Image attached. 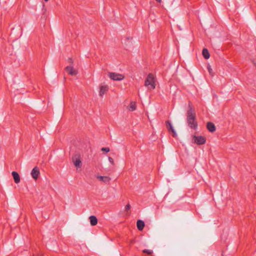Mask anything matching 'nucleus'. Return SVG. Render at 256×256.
Segmentation results:
<instances>
[{"mask_svg": "<svg viewBox=\"0 0 256 256\" xmlns=\"http://www.w3.org/2000/svg\"><path fill=\"white\" fill-rule=\"evenodd\" d=\"M166 126L168 128V130L170 132H172V136L175 137L177 136L176 132L174 130L172 124L169 122H166Z\"/></svg>", "mask_w": 256, "mask_h": 256, "instance_id": "10", "label": "nucleus"}, {"mask_svg": "<svg viewBox=\"0 0 256 256\" xmlns=\"http://www.w3.org/2000/svg\"><path fill=\"white\" fill-rule=\"evenodd\" d=\"M48 0H44V1H46V2H48Z\"/></svg>", "mask_w": 256, "mask_h": 256, "instance_id": "24", "label": "nucleus"}, {"mask_svg": "<svg viewBox=\"0 0 256 256\" xmlns=\"http://www.w3.org/2000/svg\"><path fill=\"white\" fill-rule=\"evenodd\" d=\"M109 86L106 84H101L98 86V95L102 97L108 91Z\"/></svg>", "mask_w": 256, "mask_h": 256, "instance_id": "5", "label": "nucleus"}, {"mask_svg": "<svg viewBox=\"0 0 256 256\" xmlns=\"http://www.w3.org/2000/svg\"><path fill=\"white\" fill-rule=\"evenodd\" d=\"M208 71L210 74L212 75V70L211 68V67L210 66H208Z\"/></svg>", "mask_w": 256, "mask_h": 256, "instance_id": "20", "label": "nucleus"}, {"mask_svg": "<svg viewBox=\"0 0 256 256\" xmlns=\"http://www.w3.org/2000/svg\"><path fill=\"white\" fill-rule=\"evenodd\" d=\"M108 76L111 80L114 81H121L125 78V76L123 74L116 72H108Z\"/></svg>", "mask_w": 256, "mask_h": 256, "instance_id": "3", "label": "nucleus"}, {"mask_svg": "<svg viewBox=\"0 0 256 256\" xmlns=\"http://www.w3.org/2000/svg\"><path fill=\"white\" fill-rule=\"evenodd\" d=\"M206 142V138L202 136H196L194 135L192 136V142L198 145L204 144Z\"/></svg>", "mask_w": 256, "mask_h": 256, "instance_id": "4", "label": "nucleus"}, {"mask_svg": "<svg viewBox=\"0 0 256 256\" xmlns=\"http://www.w3.org/2000/svg\"><path fill=\"white\" fill-rule=\"evenodd\" d=\"M68 63L69 65H74V60L72 58H69L67 60Z\"/></svg>", "mask_w": 256, "mask_h": 256, "instance_id": "18", "label": "nucleus"}, {"mask_svg": "<svg viewBox=\"0 0 256 256\" xmlns=\"http://www.w3.org/2000/svg\"><path fill=\"white\" fill-rule=\"evenodd\" d=\"M155 0L157 2H158V3L162 2V0Z\"/></svg>", "mask_w": 256, "mask_h": 256, "instance_id": "23", "label": "nucleus"}, {"mask_svg": "<svg viewBox=\"0 0 256 256\" xmlns=\"http://www.w3.org/2000/svg\"><path fill=\"white\" fill-rule=\"evenodd\" d=\"M196 119V115L194 110L190 108L187 112V122L188 126L192 128H197L198 124Z\"/></svg>", "mask_w": 256, "mask_h": 256, "instance_id": "1", "label": "nucleus"}, {"mask_svg": "<svg viewBox=\"0 0 256 256\" xmlns=\"http://www.w3.org/2000/svg\"><path fill=\"white\" fill-rule=\"evenodd\" d=\"M202 55H203L204 57L206 59L209 58L210 56V54H209V52H208V50L206 48H204L203 49V50H202Z\"/></svg>", "mask_w": 256, "mask_h": 256, "instance_id": "16", "label": "nucleus"}, {"mask_svg": "<svg viewBox=\"0 0 256 256\" xmlns=\"http://www.w3.org/2000/svg\"><path fill=\"white\" fill-rule=\"evenodd\" d=\"M72 162L76 168H80L82 166V162L80 156H75L72 158Z\"/></svg>", "mask_w": 256, "mask_h": 256, "instance_id": "7", "label": "nucleus"}, {"mask_svg": "<svg viewBox=\"0 0 256 256\" xmlns=\"http://www.w3.org/2000/svg\"><path fill=\"white\" fill-rule=\"evenodd\" d=\"M96 178L100 182H102L104 183L107 184L109 182L111 179L108 176H102L100 175L96 176Z\"/></svg>", "mask_w": 256, "mask_h": 256, "instance_id": "9", "label": "nucleus"}, {"mask_svg": "<svg viewBox=\"0 0 256 256\" xmlns=\"http://www.w3.org/2000/svg\"><path fill=\"white\" fill-rule=\"evenodd\" d=\"M130 204H128L126 206V207H125V209H126V210H129L130 209Z\"/></svg>", "mask_w": 256, "mask_h": 256, "instance_id": "22", "label": "nucleus"}, {"mask_svg": "<svg viewBox=\"0 0 256 256\" xmlns=\"http://www.w3.org/2000/svg\"><path fill=\"white\" fill-rule=\"evenodd\" d=\"M128 110L130 112H134L136 108V104L135 102H131L128 106Z\"/></svg>", "mask_w": 256, "mask_h": 256, "instance_id": "11", "label": "nucleus"}, {"mask_svg": "<svg viewBox=\"0 0 256 256\" xmlns=\"http://www.w3.org/2000/svg\"><path fill=\"white\" fill-rule=\"evenodd\" d=\"M40 174V172L39 168L37 166H35L33 168L31 172V176L34 180H36L38 178Z\"/></svg>", "mask_w": 256, "mask_h": 256, "instance_id": "8", "label": "nucleus"}, {"mask_svg": "<svg viewBox=\"0 0 256 256\" xmlns=\"http://www.w3.org/2000/svg\"><path fill=\"white\" fill-rule=\"evenodd\" d=\"M136 226L140 230H142L144 226V223L142 220H138L136 222Z\"/></svg>", "mask_w": 256, "mask_h": 256, "instance_id": "15", "label": "nucleus"}, {"mask_svg": "<svg viewBox=\"0 0 256 256\" xmlns=\"http://www.w3.org/2000/svg\"><path fill=\"white\" fill-rule=\"evenodd\" d=\"M206 128L210 132H213L216 130L215 126L211 122H208L207 123Z\"/></svg>", "mask_w": 256, "mask_h": 256, "instance_id": "12", "label": "nucleus"}, {"mask_svg": "<svg viewBox=\"0 0 256 256\" xmlns=\"http://www.w3.org/2000/svg\"><path fill=\"white\" fill-rule=\"evenodd\" d=\"M66 71L70 76H75L78 74L77 68H74V65H68L65 68Z\"/></svg>", "mask_w": 256, "mask_h": 256, "instance_id": "6", "label": "nucleus"}, {"mask_svg": "<svg viewBox=\"0 0 256 256\" xmlns=\"http://www.w3.org/2000/svg\"><path fill=\"white\" fill-rule=\"evenodd\" d=\"M156 79L155 76L152 74H149L145 80L144 86L148 90H152L156 88Z\"/></svg>", "mask_w": 256, "mask_h": 256, "instance_id": "2", "label": "nucleus"}, {"mask_svg": "<svg viewBox=\"0 0 256 256\" xmlns=\"http://www.w3.org/2000/svg\"><path fill=\"white\" fill-rule=\"evenodd\" d=\"M12 175L14 179V182L16 184L19 183L20 179L18 174L16 172H12Z\"/></svg>", "mask_w": 256, "mask_h": 256, "instance_id": "13", "label": "nucleus"}, {"mask_svg": "<svg viewBox=\"0 0 256 256\" xmlns=\"http://www.w3.org/2000/svg\"><path fill=\"white\" fill-rule=\"evenodd\" d=\"M108 160H109L111 164H113V165L114 164V160H113L112 158L109 157V158H108Z\"/></svg>", "mask_w": 256, "mask_h": 256, "instance_id": "21", "label": "nucleus"}, {"mask_svg": "<svg viewBox=\"0 0 256 256\" xmlns=\"http://www.w3.org/2000/svg\"><path fill=\"white\" fill-rule=\"evenodd\" d=\"M90 224L92 226H96L98 224V220L96 216H92L89 218Z\"/></svg>", "mask_w": 256, "mask_h": 256, "instance_id": "14", "label": "nucleus"}, {"mask_svg": "<svg viewBox=\"0 0 256 256\" xmlns=\"http://www.w3.org/2000/svg\"><path fill=\"white\" fill-rule=\"evenodd\" d=\"M102 152H110V150L108 148H102Z\"/></svg>", "mask_w": 256, "mask_h": 256, "instance_id": "19", "label": "nucleus"}, {"mask_svg": "<svg viewBox=\"0 0 256 256\" xmlns=\"http://www.w3.org/2000/svg\"><path fill=\"white\" fill-rule=\"evenodd\" d=\"M143 252L144 253H146L148 254H152L153 252L152 250H143Z\"/></svg>", "mask_w": 256, "mask_h": 256, "instance_id": "17", "label": "nucleus"}]
</instances>
